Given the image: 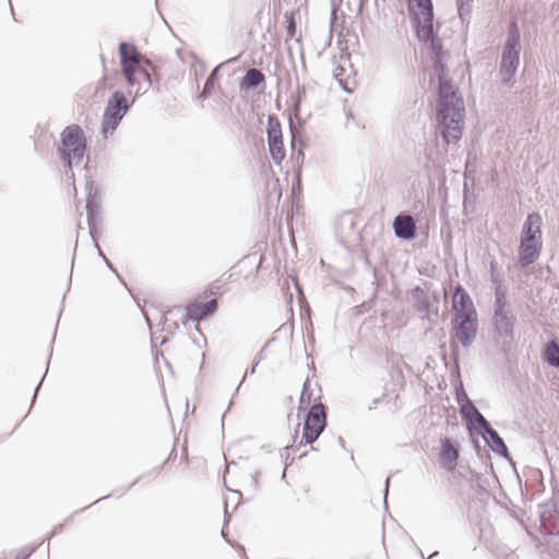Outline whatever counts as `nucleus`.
Masks as SVG:
<instances>
[{
  "label": "nucleus",
  "mask_w": 559,
  "mask_h": 559,
  "mask_svg": "<svg viewBox=\"0 0 559 559\" xmlns=\"http://www.w3.org/2000/svg\"><path fill=\"white\" fill-rule=\"evenodd\" d=\"M421 310L427 312L428 311V307H429V304L427 300H423L421 302Z\"/></svg>",
  "instance_id": "obj_38"
},
{
  "label": "nucleus",
  "mask_w": 559,
  "mask_h": 559,
  "mask_svg": "<svg viewBox=\"0 0 559 559\" xmlns=\"http://www.w3.org/2000/svg\"><path fill=\"white\" fill-rule=\"evenodd\" d=\"M390 480H391V477H388L385 479V487H384V492H383V502L385 506H386V498H388V493H389Z\"/></svg>",
  "instance_id": "obj_34"
},
{
  "label": "nucleus",
  "mask_w": 559,
  "mask_h": 559,
  "mask_svg": "<svg viewBox=\"0 0 559 559\" xmlns=\"http://www.w3.org/2000/svg\"><path fill=\"white\" fill-rule=\"evenodd\" d=\"M542 216L537 212L530 213L523 224L520 241L543 242Z\"/></svg>",
  "instance_id": "obj_10"
},
{
  "label": "nucleus",
  "mask_w": 559,
  "mask_h": 559,
  "mask_svg": "<svg viewBox=\"0 0 559 559\" xmlns=\"http://www.w3.org/2000/svg\"><path fill=\"white\" fill-rule=\"evenodd\" d=\"M306 86H299L298 87V91H297V96H296V99L294 102V111L295 114H298L299 110H300V105H301V102L305 99L306 97Z\"/></svg>",
  "instance_id": "obj_27"
},
{
  "label": "nucleus",
  "mask_w": 559,
  "mask_h": 559,
  "mask_svg": "<svg viewBox=\"0 0 559 559\" xmlns=\"http://www.w3.org/2000/svg\"><path fill=\"white\" fill-rule=\"evenodd\" d=\"M130 109L127 96L121 91H115L108 98L102 120V132L106 135L112 133L124 115Z\"/></svg>",
  "instance_id": "obj_5"
},
{
  "label": "nucleus",
  "mask_w": 559,
  "mask_h": 559,
  "mask_svg": "<svg viewBox=\"0 0 559 559\" xmlns=\"http://www.w3.org/2000/svg\"><path fill=\"white\" fill-rule=\"evenodd\" d=\"M266 135H267V139H275V138L283 136L280 120L274 115H270L267 118Z\"/></svg>",
  "instance_id": "obj_22"
},
{
  "label": "nucleus",
  "mask_w": 559,
  "mask_h": 559,
  "mask_svg": "<svg viewBox=\"0 0 559 559\" xmlns=\"http://www.w3.org/2000/svg\"><path fill=\"white\" fill-rule=\"evenodd\" d=\"M265 81L264 74L255 69H248L240 82V91L253 90L260 86Z\"/></svg>",
  "instance_id": "obj_17"
},
{
  "label": "nucleus",
  "mask_w": 559,
  "mask_h": 559,
  "mask_svg": "<svg viewBox=\"0 0 559 559\" xmlns=\"http://www.w3.org/2000/svg\"><path fill=\"white\" fill-rule=\"evenodd\" d=\"M93 241H94V245H95V247H96V249H97V253H98V255H99V257H102V258L104 259V257H106V255L104 254L103 250L100 249V247H99V245H98V242H97V239L95 238V240H93Z\"/></svg>",
  "instance_id": "obj_37"
},
{
  "label": "nucleus",
  "mask_w": 559,
  "mask_h": 559,
  "mask_svg": "<svg viewBox=\"0 0 559 559\" xmlns=\"http://www.w3.org/2000/svg\"><path fill=\"white\" fill-rule=\"evenodd\" d=\"M393 230L397 238L412 240L416 237V221L412 215L399 214L393 221Z\"/></svg>",
  "instance_id": "obj_11"
},
{
  "label": "nucleus",
  "mask_w": 559,
  "mask_h": 559,
  "mask_svg": "<svg viewBox=\"0 0 559 559\" xmlns=\"http://www.w3.org/2000/svg\"><path fill=\"white\" fill-rule=\"evenodd\" d=\"M508 311L509 310H507L506 296L500 289H497L496 295H495V302H493V313H496V312L502 313V312H508Z\"/></svg>",
  "instance_id": "obj_24"
},
{
  "label": "nucleus",
  "mask_w": 559,
  "mask_h": 559,
  "mask_svg": "<svg viewBox=\"0 0 559 559\" xmlns=\"http://www.w3.org/2000/svg\"><path fill=\"white\" fill-rule=\"evenodd\" d=\"M480 435L483 436L487 445L497 454L502 457H509V450L500 435L489 425L484 429Z\"/></svg>",
  "instance_id": "obj_16"
},
{
  "label": "nucleus",
  "mask_w": 559,
  "mask_h": 559,
  "mask_svg": "<svg viewBox=\"0 0 559 559\" xmlns=\"http://www.w3.org/2000/svg\"><path fill=\"white\" fill-rule=\"evenodd\" d=\"M222 535H223V537L225 538L226 533L224 532V530L222 531Z\"/></svg>",
  "instance_id": "obj_49"
},
{
  "label": "nucleus",
  "mask_w": 559,
  "mask_h": 559,
  "mask_svg": "<svg viewBox=\"0 0 559 559\" xmlns=\"http://www.w3.org/2000/svg\"><path fill=\"white\" fill-rule=\"evenodd\" d=\"M456 7L461 21H468L472 13L473 0H456Z\"/></svg>",
  "instance_id": "obj_23"
},
{
  "label": "nucleus",
  "mask_w": 559,
  "mask_h": 559,
  "mask_svg": "<svg viewBox=\"0 0 559 559\" xmlns=\"http://www.w3.org/2000/svg\"><path fill=\"white\" fill-rule=\"evenodd\" d=\"M423 294H424V292H423L421 289H419V288H416V289H415V292H414V296H415L417 299H419V295H423Z\"/></svg>",
  "instance_id": "obj_40"
},
{
  "label": "nucleus",
  "mask_w": 559,
  "mask_h": 559,
  "mask_svg": "<svg viewBox=\"0 0 559 559\" xmlns=\"http://www.w3.org/2000/svg\"><path fill=\"white\" fill-rule=\"evenodd\" d=\"M87 197H86V216H87V225L90 229V235L93 240H95V234L98 233V227L100 225V197L98 195L97 189L93 187L92 183L86 186Z\"/></svg>",
  "instance_id": "obj_9"
},
{
  "label": "nucleus",
  "mask_w": 559,
  "mask_h": 559,
  "mask_svg": "<svg viewBox=\"0 0 559 559\" xmlns=\"http://www.w3.org/2000/svg\"><path fill=\"white\" fill-rule=\"evenodd\" d=\"M497 266H498L497 262L495 260H491V262H490V273H491V281L493 283L498 282V278L496 276Z\"/></svg>",
  "instance_id": "obj_32"
},
{
  "label": "nucleus",
  "mask_w": 559,
  "mask_h": 559,
  "mask_svg": "<svg viewBox=\"0 0 559 559\" xmlns=\"http://www.w3.org/2000/svg\"><path fill=\"white\" fill-rule=\"evenodd\" d=\"M521 34L515 21H511L508 27L507 39L503 45L499 74L502 83L508 87L515 84V74L520 64Z\"/></svg>",
  "instance_id": "obj_4"
},
{
  "label": "nucleus",
  "mask_w": 559,
  "mask_h": 559,
  "mask_svg": "<svg viewBox=\"0 0 559 559\" xmlns=\"http://www.w3.org/2000/svg\"><path fill=\"white\" fill-rule=\"evenodd\" d=\"M515 316L511 312H496L492 317L493 331L503 346H508L514 338Z\"/></svg>",
  "instance_id": "obj_8"
},
{
  "label": "nucleus",
  "mask_w": 559,
  "mask_h": 559,
  "mask_svg": "<svg viewBox=\"0 0 559 559\" xmlns=\"http://www.w3.org/2000/svg\"><path fill=\"white\" fill-rule=\"evenodd\" d=\"M217 299L213 298L205 302H191L187 306V317L195 322H200L214 314L217 310Z\"/></svg>",
  "instance_id": "obj_13"
},
{
  "label": "nucleus",
  "mask_w": 559,
  "mask_h": 559,
  "mask_svg": "<svg viewBox=\"0 0 559 559\" xmlns=\"http://www.w3.org/2000/svg\"><path fill=\"white\" fill-rule=\"evenodd\" d=\"M452 323L457 342L465 348L469 347L477 335V314L472 313L454 317Z\"/></svg>",
  "instance_id": "obj_7"
},
{
  "label": "nucleus",
  "mask_w": 559,
  "mask_h": 559,
  "mask_svg": "<svg viewBox=\"0 0 559 559\" xmlns=\"http://www.w3.org/2000/svg\"><path fill=\"white\" fill-rule=\"evenodd\" d=\"M269 151L273 162L277 165L285 158V148L283 144V136L275 139H267Z\"/></svg>",
  "instance_id": "obj_19"
},
{
  "label": "nucleus",
  "mask_w": 559,
  "mask_h": 559,
  "mask_svg": "<svg viewBox=\"0 0 559 559\" xmlns=\"http://www.w3.org/2000/svg\"><path fill=\"white\" fill-rule=\"evenodd\" d=\"M60 139L58 153L63 166L70 173L69 178L73 179V166L82 164L86 154V136L79 124H70L62 130Z\"/></svg>",
  "instance_id": "obj_3"
},
{
  "label": "nucleus",
  "mask_w": 559,
  "mask_h": 559,
  "mask_svg": "<svg viewBox=\"0 0 559 559\" xmlns=\"http://www.w3.org/2000/svg\"><path fill=\"white\" fill-rule=\"evenodd\" d=\"M296 178H297V182H298V186H299L300 185V171L297 173Z\"/></svg>",
  "instance_id": "obj_43"
},
{
  "label": "nucleus",
  "mask_w": 559,
  "mask_h": 559,
  "mask_svg": "<svg viewBox=\"0 0 559 559\" xmlns=\"http://www.w3.org/2000/svg\"><path fill=\"white\" fill-rule=\"evenodd\" d=\"M34 551L35 548L23 549L16 555L15 559H27Z\"/></svg>",
  "instance_id": "obj_31"
},
{
  "label": "nucleus",
  "mask_w": 559,
  "mask_h": 559,
  "mask_svg": "<svg viewBox=\"0 0 559 559\" xmlns=\"http://www.w3.org/2000/svg\"><path fill=\"white\" fill-rule=\"evenodd\" d=\"M440 442V461L444 466L448 467V469H453L460 456L459 444L456 441H453L448 437L442 438Z\"/></svg>",
  "instance_id": "obj_14"
},
{
  "label": "nucleus",
  "mask_w": 559,
  "mask_h": 559,
  "mask_svg": "<svg viewBox=\"0 0 559 559\" xmlns=\"http://www.w3.org/2000/svg\"><path fill=\"white\" fill-rule=\"evenodd\" d=\"M107 497H108V496H105V497H103V498H99L98 500H95V502H94L93 504L98 503L100 500L106 499Z\"/></svg>",
  "instance_id": "obj_45"
},
{
  "label": "nucleus",
  "mask_w": 559,
  "mask_h": 559,
  "mask_svg": "<svg viewBox=\"0 0 559 559\" xmlns=\"http://www.w3.org/2000/svg\"><path fill=\"white\" fill-rule=\"evenodd\" d=\"M478 412H479V409L475 406L473 401L466 405H462V407L460 408V414H461L463 420H465L469 417L476 416V414Z\"/></svg>",
  "instance_id": "obj_25"
},
{
  "label": "nucleus",
  "mask_w": 559,
  "mask_h": 559,
  "mask_svg": "<svg viewBox=\"0 0 559 559\" xmlns=\"http://www.w3.org/2000/svg\"><path fill=\"white\" fill-rule=\"evenodd\" d=\"M543 242H523L519 246V263L525 267L533 264L540 255Z\"/></svg>",
  "instance_id": "obj_15"
},
{
  "label": "nucleus",
  "mask_w": 559,
  "mask_h": 559,
  "mask_svg": "<svg viewBox=\"0 0 559 559\" xmlns=\"http://www.w3.org/2000/svg\"><path fill=\"white\" fill-rule=\"evenodd\" d=\"M543 359L551 367H559V342L552 340L545 345Z\"/></svg>",
  "instance_id": "obj_18"
},
{
  "label": "nucleus",
  "mask_w": 559,
  "mask_h": 559,
  "mask_svg": "<svg viewBox=\"0 0 559 559\" xmlns=\"http://www.w3.org/2000/svg\"><path fill=\"white\" fill-rule=\"evenodd\" d=\"M326 426V411L322 403H314L306 415L300 444H312Z\"/></svg>",
  "instance_id": "obj_6"
},
{
  "label": "nucleus",
  "mask_w": 559,
  "mask_h": 559,
  "mask_svg": "<svg viewBox=\"0 0 559 559\" xmlns=\"http://www.w3.org/2000/svg\"><path fill=\"white\" fill-rule=\"evenodd\" d=\"M219 67L221 66H217L215 67L212 72L210 73V75L207 76L204 85H203V90L202 92L200 93L199 95V98L201 99H206L210 97L213 88H214V84H215V81H216V78H217V73H218V70H219Z\"/></svg>",
  "instance_id": "obj_21"
},
{
  "label": "nucleus",
  "mask_w": 559,
  "mask_h": 559,
  "mask_svg": "<svg viewBox=\"0 0 559 559\" xmlns=\"http://www.w3.org/2000/svg\"><path fill=\"white\" fill-rule=\"evenodd\" d=\"M138 481H139V479H135L134 481H132V484L130 485V487H129V488H131L132 486H134Z\"/></svg>",
  "instance_id": "obj_47"
},
{
  "label": "nucleus",
  "mask_w": 559,
  "mask_h": 559,
  "mask_svg": "<svg viewBox=\"0 0 559 559\" xmlns=\"http://www.w3.org/2000/svg\"><path fill=\"white\" fill-rule=\"evenodd\" d=\"M437 555H438V551H435V552H432V554L429 556V558H428V559H430V558H432V557H435V556H437Z\"/></svg>",
  "instance_id": "obj_46"
},
{
  "label": "nucleus",
  "mask_w": 559,
  "mask_h": 559,
  "mask_svg": "<svg viewBox=\"0 0 559 559\" xmlns=\"http://www.w3.org/2000/svg\"><path fill=\"white\" fill-rule=\"evenodd\" d=\"M452 307L455 312L454 317L477 314L469 295L461 285H457L454 289Z\"/></svg>",
  "instance_id": "obj_12"
},
{
  "label": "nucleus",
  "mask_w": 559,
  "mask_h": 559,
  "mask_svg": "<svg viewBox=\"0 0 559 559\" xmlns=\"http://www.w3.org/2000/svg\"><path fill=\"white\" fill-rule=\"evenodd\" d=\"M417 37L429 44L433 69L439 79L436 120L439 132L447 144L456 143L463 133L465 108L454 86L445 80L444 51L433 28V7L431 0H409Z\"/></svg>",
  "instance_id": "obj_1"
},
{
  "label": "nucleus",
  "mask_w": 559,
  "mask_h": 559,
  "mask_svg": "<svg viewBox=\"0 0 559 559\" xmlns=\"http://www.w3.org/2000/svg\"><path fill=\"white\" fill-rule=\"evenodd\" d=\"M136 78H138V80H139V84H135V85H134V86H138V87H136V90H135V92H134L132 103L135 100V98H136L139 95L144 94V93L146 92L145 90L141 91V90L143 88V86H142V84H141V80H143V81H144L143 76H142V75H136ZM144 88H146V86H145Z\"/></svg>",
  "instance_id": "obj_30"
},
{
  "label": "nucleus",
  "mask_w": 559,
  "mask_h": 559,
  "mask_svg": "<svg viewBox=\"0 0 559 559\" xmlns=\"http://www.w3.org/2000/svg\"><path fill=\"white\" fill-rule=\"evenodd\" d=\"M258 364H259V361H255V362L253 364V366H252L250 369H247V371H246V373H245V376H243V378H242V380H241V382H240V383H242V382L245 381V379H246V377H247V376H249V374H253V373L255 372V368H257ZM240 385H241V384H239V385L237 386L236 392L239 390V386H240Z\"/></svg>",
  "instance_id": "obj_33"
},
{
  "label": "nucleus",
  "mask_w": 559,
  "mask_h": 559,
  "mask_svg": "<svg viewBox=\"0 0 559 559\" xmlns=\"http://www.w3.org/2000/svg\"><path fill=\"white\" fill-rule=\"evenodd\" d=\"M104 261L106 263V265L117 275L119 276V273L117 272V270L114 267L112 263L106 258L104 257Z\"/></svg>",
  "instance_id": "obj_35"
},
{
  "label": "nucleus",
  "mask_w": 559,
  "mask_h": 559,
  "mask_svg": "<svg viewBox=\"0 0 559 559\" xmlns=\"http://www.w3.org/2000/svg\"><path fill=\"white\" fill-rule=\"evenodd\" d=\"M286 17H287V34L289 37H294L295 36V33H296V23H295V20H294V16L293 15H287L286 14Z\"/></svg>",
  "instance_id": "obj_28"
},
{
  "label": "nucleus",
  "mask_w": 559,
  "mask_h": 559,
  "mask_svg": "<svg viewBox=\"0 0 559 559\" xmlns=\"http://www.w3.org/2000/svg\"><path fill=\"white\" fill-rule=\"evenodd\" d=\"M128 94H129V95H132V94H133L132 88H130V90L128 91Z\"/></svg>",
  "instance_id": "obj_48"
},
{
  "label": "nucleus",
  "mask_w": 559,
  "mask_h": 559,
  "mask_svg": "<svg viewBox=\"0 0 559 559\" xmlns=\"http://www.w3.org/2000/svg\"><path fill=\"white\" fill-rule=\"evenodd\" d=\"M336 441L341 448L345 449V441L342 437H337Z\"/></svg>",
  "instance_id": "obj_39"
},
{
  "label": "nucleus",
  "mask_w": 559,
  "mask_h": 559,
  "mask_svg": "<svg viewBox=\"0 0 559 559\" xmlns=\"http://www.w3.org/2000/svg\"><path fill=\"white\" fill-rule=\"evenodd\" d=\"M259 472H255L250 475V487L252 488V491H257L259 489Z\"/></svg>",
  "instance_id": "obj_29"
},
{
  "label": "nucleus",
  "mask_w": 559,
  "mask_h": 559,
  "mask_svg": "<svg viewBox=\"0 0 559 559\" xmlns=\"http://www.w3.org/2000/svg\"><path fill=\"white\" fill-rule=\"evenodd\" d=\"M119 58L123 76L130 87L139 84L136 75H142L146 83L145 91L153 86L152 75L148 68L154 69L152 62L142 56L133 44L121 41L119 44Z\"/></svg>",
  "instance_id": "obj_2"
},
{
  "label": "nucleus",
  "mask_w": 559,
  "mask_h": 559,
  "mask_svg": "<svg viewBox=\"0 0 559 559\" xmlns=\"http://www.w3.org/2000/svg\"><path fill=\"white\" fill-rule=\"evenodd\" d=\"M455 399L460 408L462 407V405H466L469 402H472V400H469L467 393L465 392L462 383H460L459 386L455 388Z\"/></svg>",
  "instance_id": "obj_26"
},
{
  "label": "nucleus",
  "mask_w": 559,
  "mask_h": 559,
  "mask_svg": "<svg viewBox=\"0 0 559 559\" xmlns=\"http://www.w3.org/2000/svg\"><path fill=\"white\" fill-rule=\"evenodd\" d=\"M464 421L469 432L476 430L478 433H480L490 425L489 421L484 417V415L480 412H478L476 416L469 417Z\"/></svg>",
  "instance_id": "obj_20"
},
{
  "label": "nucleus",
  "mask_w": 559,
  "mask_h": 559,
  "mask_svg": "<svg viewBox=\"0 0 559 559\" xmlns=\"http://www.w3.org/2000/svg\"><path fill=\"white\" fill-rule=\"evenodd\" d=\"M44 381V377L41 378V380L39 381V383L37 384V386L35 388V391H34V395H33V400H32V405L35 403V400H36V396H37V393H38V390L41 385Z\"/></svg>",
  "instance_id": "obj_36"
},
{
  "label": "nucleus",
  "mask_w": 559,
  "mask_h": 559,
  "mask_svg": "<svg viewBox=\"0 0 559 559\" xmlns=\"http://www.w3.org/2000/svg\"><path fill=\"white\" fill-rule=\"evenodd\" d=\"M335 14H336V8L333 5L332 12H331L332 19L335 17Z\"/></svg>",
  "instance_id": "obj_42"
},
{
  "label": "nucleus",
  "mask_w": 559,
  "mask_h": 559,
  "mask_svg": "<svg viewBox=\"0 0 559 559\" xmlns=\"http://www.w3.org/2000/svg\"><path fill=\"white\" fill-rule=\"evenodd\" d=\"M61 528H62V524H60V525L56 526V527L53 528V531H52L51 535L57 534L58 532H60V531H61Z\"/></svg>",
  "instance_id": "obj_41"
},
{
  "label": "nucleus",
  "mask_w": 559,
  "mask_h": 559,
  "mask_svg": "<svg viewBox=\"0 0 559 559\" xmlns=\"http://www.w3.org/2000/svg\"><path fill=\"white\" fill-rule=\"evenodd\" d=\"M305 391H306V384L304 385V391H302V393H301L300 402H302V401H304Z\"/></svg>",
  "instance_id": "obj_44"
}]
</instances>
